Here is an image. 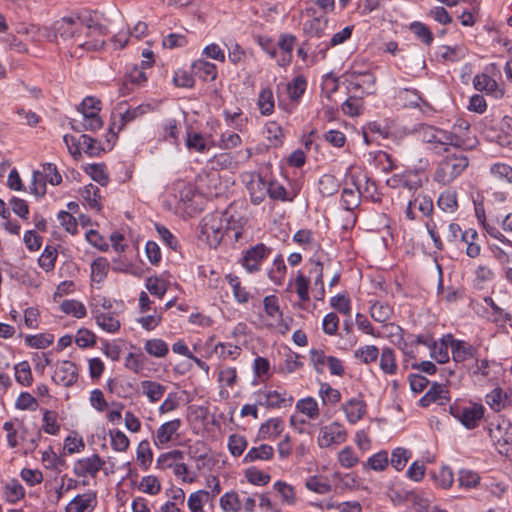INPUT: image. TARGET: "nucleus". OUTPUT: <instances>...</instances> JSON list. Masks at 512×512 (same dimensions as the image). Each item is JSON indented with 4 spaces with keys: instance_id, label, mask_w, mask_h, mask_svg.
Masks as SVG:
<instances>
[{
    "instance_id": "1",
    "label": "nucleus",
    "mask_w": 512,
    "mask_h": 512,
    "mask_svg": "<svg viewBox=\"0 0 512 512\" xmlns=\"http://www.w3.org/2000/svg\"><path fill=\"white\" fill-rule=\"evenodd\" d=\"M423 142L433 145L432 150L436 154L442 152H449V146L461 150H472L475 148V143H470L462 135L456 132H448L431 125L422 124L417 130Z\"/></svg>"
},
{
    "instance_id": "2",
    "label": "nucleus",
    "mask_w": 512,
    "mask_h": 512,
    "mask_svg": "<svg viewBox=\"0 0 512 512\" xmlns=\"http://www.w3.org/2000/svg\"><path fill=\"white\" fill-rule=\"evenodd\" d=\"M86 19L87 17L72 14L56 20L51 26L43 27L39 31L41 36L50 42H58L60 39L71 46L77 34L84 31Z\"/></svg>"
},
{
    "instance_id": "3",
    "label": "nucleus",
    "mask_w": 512,
    "mask_h": 512,
    "mask_svg": "<svg viewBox=\"0 0 512 512\" xmlns=\"http://www.w3.org/2000/svg\"><path fill=\"white\" fill-rule=\"evenodd\" d=\"M447 155L438 163L434 173V181L443 185L450 184L469 165V159L463 153L446 152Z\"/></svg>"
},
{
    "instance_id": "4",
    "label": "nucleus",
    "mask_w": 512,
    "mask_h": 512,
    "mask_svg": "<svg viewBox=\"0 0 512 512\" xmlns=\"http://www.w3.org/2000/svg\"><path fill=\"white\" fill-rule=\"evenodd\" d=\"M227 212L206 215L201 221V234L206 237L209 246L216 248L228 229Z\"/></svg>"
},
{
    "instance_id": "5",
    "label": "nucleus",
    "mask_w": 512,
    "mask_h": 512,
    "mask_svg": "<svg viewBox=\"0 0 512 512\" xmlns=\"http://www.w3.org/2000/svg\"><path fill=\"white\" fill-rule=\"evenodd\" d=\"M484 407L481 404L454 402L449 407L450 414L465 428L474 429L484 416Z\"/></svg>"
},
{
    "instance_id": "6",
    "label": "nucleus",
    "mask_w": 512,
    "mask_h": 512,
    "mask_svg": "<svg viewBox=\"0 0 512 512\" xmlns=\"http://www.w3.org/2000/svg\"><path fill=\"white\" fill-rule=\"evenodd\" d=\"M63 140L67 145L70 154L75 159L81 156L80 149H83L86 154L92 157L98 156L101 151H103L101 143L97 139H94L86 134H82L79 139H76L70 135H65Z\"/></svg>"
},
{
    "instance_id": "7",
    "label": "nucleus",
    "mask_w": 512,
    "mask_h": 512,
    "mask_svg": "<svg viewBox=\"0 0 512 512\" xmlns=\"http://www.w3.org/2000/svg\"><path fill=\"white\" fill-rule=\"evenodd\" d=\"M85 37L87 42L82 43L86 52H95L104 48L105 37L108 35V28L93 20L91 16L87 17L85 22Z\"/></svg>"
},
{
    "instance_id": "8",
    "label": "nucleus",
    "mask_w": 512,
    "mask_h": 512,
    "mask_svg": "<svg viewBox=\"0 0 512 512\" xmlns=\"http://www.w3.org/2000/svg\"><path fill=\"white\" fill-rule=\"evenodd\" d=\"M447 339L450 344L452 359L455 363H463L473 360L478 355V348L472 344L455 339L452 334H447Z\"/></svg>"
},
{
    "instance_id": "9",
    "label": "nucleus",
    "mask_w": 512,
    "mask_h": 512,
    "mask_svg": "<svg viewBox=\"0 0 512 512\" xmlns=\"http://www.w3.org/2000/svg\"><path fill=\"white\" fill-rule=\"evenodd\" d=\"M270 252L271 249L265 244L258 243L244 253L241 263L249 273L257 272L262 261L269 256Z\"/></svg>"
},
{
    "instance_id": "10",
    "label": "nucleus",
    "mask_w": 512,
    "mask_h": 512,
    "mask_svg": "<svg viewBox=\"0 0 512 512\" xmlns=\"http://www.w3.org/2000/svg\"><path fill=\"white\" fill-rule=\"evenodd\" d=\"M346 430L338 422H333L320 429L318 444L321 448H326L332 444H341L346 441Z\"/></svg>"
},
{
    "instance_id": "11",
    "label": "nucleus",
    "mask_w": 512,
    "mask_h": 512,
    "mask_svg": "<svg viewBox=\"0 0 512 512\" xmlns=\"http://www.w3.org/2000/svg\"><path fill=\"white\" fill-rule=\"evenodd\" d=\"M52 380L64 387L74 385L78 380L77 366L69 360L57 362Z\"/></svg>"
},
{
    "instance_id": "12",
    "label": "nucleus",
    "mask_w": 512,
    "mask_h": 512,
    "mask_svg": "<svg viewBox=\"0 0 512 512\" xmlns=\"http://www.w3.org/2000/svg\"><path fill=\"white\" fill-rule=\"evenodd\" d=\"M104 464L105 461L101 459L98 454H93L91 457L82 458L76 461L74 465V473L79 477H85L87 475L95 477Z\"/></svg>"
},
{
    "instance_id": "13",
    "label": "nucleus",
    "mask_w": 512,
    "mask_h": 512,
    "mask_svg": "<svg viewBox=\"0 0 512 512\" xmlns=\"http://www.w3.org/2000/svg\"><path fill=\"white\" fill-rule=\"evenodd\" d=\"M449 400L450 396L447 387L440 383H433L429 390L420 398L419 405L421 407H428L432 403L445 405Z\"/></svg>"
},
{
    "instance_id": "14",
    "label": "nucleus",
    "mask_w": 512,
    "mask_h": 512,
    "mask_svg": "<svg viewBox=\"0 0 512 512\" xmlns=\"http://www.w3.org/2000/svg\"><path fill=\"white\" fill-rule=\"evenodd\" d=\"M423 180L421 175L416 171L404 173L403 183L399 191V195L404 199L412 198L422 190Z\"/></svg>"
},
{
    "instance_id": "15",
    "label": "nucleus",
    "mask_w": 512,
    "mask_h": 512,
    "mask_svg": "<svg viewBox=\"0 0 512 512\" xmlns=\"http://www.w3.org/2000/svg\"><path fill=\"white\" fill-rule=\"evenodd\" d=\"M181 425L182 421L181 419L178 418L160 425L154 437V444L160 447L172 441L174 435H177L178 437L179 435L177 434V432L180 429Z\"/></svg>"
},
{
    "instance_id": "16",
    "label": "nucleus",
    "mask_w": 512,
    "mask_h": 512,
    "mask_svg": "<svg viewBox=\"0 0 512 512\" xmlns=\"http://www.w3.org/2000/svg\"><path fill=\"white\" fill-rule=\"evenodd\" d=\"M343 411L351 424L358 422L366 413V403L357 398H352L343 404Z\"/></svg>"
},
{
    "instance_id": "17",
    "label": "nucleus",
    "mask_w": 512,
    "mask_h": 512,
    "mask_svg": "<svg viewBox=\"0 0 512 512\" xmlns=\"http://www.w3.org/2000/svg\"><path fill=\"white\" fill-rule=\"evenodd\" d=\"M474 88L478 91H485L487 94H492L495 97H502L503 91L498 89L497 82L487 74H478L473 78Z\"/></svg>"
},
{
    "instance_id": "18",
    "label": "nucleus",
    "mask_w": 512,
    "mask_h": 512,
    "mask_svg": "<svg viewBox=\"0 0 512 512\" xmlns=\"http://www.w3.org/2000/svg\"><path fill=\"white\" fill-rule=\"evenodd\" d=\"M250 200L254 205L261 204L268 195V182L263 177L258 176L252 179L248 185Z\"/></svg>"
},
{
    "instance_id": "19",
    "label": "nucleus",
    "mask_w": 512,
    "mask_h": 512,
    "mask_svg": "<svg viewBox=\"0 0 512 512\" xmlns=\"http://www.w3.org/2000/svg\"><path fill=\"white\" fill-rule=\"evenodd\" d=\"M192 72L203 81H214L217 78L216 65L203 59L193 62Z\"/></svg>"
},
{
    "instance_id": "20",
    "label": "nucleus",
    "mask_w": 512,
    "mask_h": 512,
    "mask_svg": "<svg viewBox=\"0 0 512 512\" xmlns=\"http://www.w3.org/2000/svg\"><path fill=\"white\" fill-rule=\"evenodd\" d=\"M83 120L79 123H76L75 120L71 122V127L75 132H83V131H97L102 128L103 121L100 118L99 114H87L86 116H82Z\"/></svg>"
},
{
    "instance_id": "21",
    "label": "nucleus",
    "mask_w": 512,
    "mask_h": 512,
    "mask_svg": "<svg viewBox=\"0 0 512 512\" xmlns=\"http://www.w3.org/2000/svg\"><path fill=\"white\" fill-rule=\"evenodd\" d=\"M142 393L146 395L150 402L155 403L159 401L166 391V386L151 380H144L141 382Z\"/></svg>"
},
{
    "instance_id": "22",
    "label": "nucleus",
    "mask_w": 512,
    "mask_h": 512,
    "mask_svg": "<svg viewBox=\"0 0 512 512\" xmlns=\"http://www.w3.org/2000/svg\"><path fill=\"white\" fill-rule=\"evenodd\" d=\"M274 455V449L267 444H261L258 447H252L245 455L243 462L251 463L257 460H270Z\"/></svg>"
},
{
    "instance_id": "23",
    "label": "nucleus",
    "mask_w": 512,
    "mask_h": 512,
    "mask_svg": "<svg viewBox=\"0 0 512 512\" xmlns=\"http://www.w3.org/2000/svg\"><path fill=\"white\" fill-rule=\"evenodd\" d=\"M95 498L96 496L93 493L77 495L66 506V512H86Z\"/></svg>"
},
{
    "instance_id": "24",
    "label": "nucleus",
    "mask_w": 512,
    "mask_h": 512,
    "mask_svg": "<svg viewBox=\"0 0 512 512\" xmlns=\"http://www.w3.org/2000/svg\"><path fill=\"white\" fill-rule=\"evenodd\" d=\"M450 347L449 341L447 339V335H445L441 341L433 342L430 348L431 357L435 359L438 363H446L449 361V352L448 348Z\"/></svg>"
},
{
    "instance_id": "25",
    "label": "nucleus",
    "mask_w": 512,
    "mask_h": 512,
    "mask_svg": "<svg viewBox=\"0 0 512 512\" xmlns=\"http://www.w3.org/2000/svg\"><path fill=\"white\" fill-rule=\"evenodd\" d=\"M80 193L90 208L96 209L97 211L101 210L100 190L96 185L89 184L85 186Z\"/></svg>"
},
{
    "instance_id": "26",
    "label": "nucleus",
    "mask_w": 512,
    "mask_h": 512,
    "mask_svg": "<svg viewBox=\"0 0 512 512\" xmlns=\"http://www.w3.org/2000/svg\"><path fill=\"white\" fill-rule=\"evenodd\" d=\"M319 192L324 197H330L338 192L340 184L338 179L331 175L325 174L319 179Z\"/></svg>"
},
{
    "instance_id": "27",
    "label": "nucleus",
    "mask_w": 512,
    "mask_h": 512,
    "mask_svg": "<svg viewBox=\"0 0 512 512\" xmlns=\"http://www.w3.org/2000/svg\"><path fill=\"white\" fill-rule=\"evenodd\" d=\"M508 401V396L503 392L501 388L493 389L486 396V403L493 409L495 412H499L506 406V402Z\"/></svg>"
},
{
    "instance_id": "28",
    "label": "nucleus",
    "mask_w": 512,
    "mask_h": 512,
    "mask_svg": "<svg viewBox=\"0 0 512 512\" xmlns=\"http://www.w3.org/2000/svg\"><path fill=\"white\" fill-rule=\"evenodd\" d=\"M410 200L423 216H429L433 212V200L429 195L425 194L423 190L410 198Z\"/></svg>"
},
{
    "instance_id": "29",
    "label": "nucleus",
    "mask_w": 512,
    "mask_h": 512,
    "mask_svg": "<svg viewBox=\"0 0 512 512\" xmlns=\"http://www.w3.org/2000/svg\"><path fill=\"white\" fill-rule=\"evenodd\" d=\"M490 174L502 183L512 184V166L506 163L493 164L490 167Z\"/></svg>"
},
{
    "instance_id": "30",
    "label": "nucleus",
    "mask_w": 512,
    "mask_h": 512,
    "mask_svg": "<svg viewBox=\"0 0 512 512\" xmlns=\"http://www.w3.org/2000/svg\"><path fill=\"white\" fill-rule=\"evenodd\" d=\"M392 308L383 302H376L370 307L371 317L379 323L387 322L392 316Z\"/></svg>"
},
{
    "instance_id": "31",
    "label": "nucleus",
    "mask_w": 512,
    "mask_h": 512,
    "mask_svg": "<svg viewBox=\"0 0 512 512\" xmlns=\"http://www.w3.org/2000/svg\"><path fill=\"white\" fill-rule=\"evenodd\" d=\"M96 323L104 331L115 333L120 329V321L111 313H100L96 315Z\"/></svg>"
},
{
    "instance_id": "32",
    "label": "nucleus",
    "mask_w": 512,
    "mask_h": 512,
    "mask_svg": "<svg viewBox=\"0 0 512 512\" xmlns=\"http://www.w3.org/2000/svg\"><path fill=\"white\" fill-rule=\"evenodd\" d=\"M57 249L53 246H46L38 259L39 266L46 272L52 271L57 259Z\"/></svg>"
},
{
    "instance_id": "33",
    "label": "nucleus",
    "mask_w": 512,
    "mask_h": 512,
    "mask_svg": "<svg viewBox=\"0 0 512 512\" xmlns=\"http://www.w3.org/2000/svg\"><path fill=\"white\" fill-rule=\"evenodd\" d=\"M296 408L303 414L307 415L310 419H315L319 416V406L317 401L312 397L300 399L296 403Z\"/></svg>"
},
{
    "instance_id": "34",
    "label": "nucleus",
    "mask_w": 512,
    "mask_h": 512,
    "mask_svg": "<svg viewBox=\"0 0 512 512\" xmlns=\"http://www.w3.org/2000/svg\"><path fill=\"white\" fill-rule=\"evenodd\" d=\"M210 499V493L205 490H199L190 494L188 498V508L191 512H204L203 504Z\"/></svg>"
},
{
    "instance_id": "35",
    "label": "nucleus",
    "mask_w": 512,
    "mask_h": 512,
    "mask_svg": "<svg viewBox=\"0 0 512 512\" xmlns=\"http://www.w3.org/2000/svg\"><path fill=\"white\" fill-rule=\"evenodd\" d=\"M144 348L149 355L157 358L165 357L169 352L167 343L162 339L147 340Z\"/></svg>"
},
{
    "instance_id": "36",
    "label": "nucleus",
    "mask_w": 512,
    "mask_h": 512,
    "mask_svg": "<svg viewBox=\"0 0 512 512\" xmlns=\"http://www.w3.org/2000/svg\"><path fill=\"white\" fill-rule=\"evenodd\" d=\"M353 27L347 26L343 28L341 31L335 33L332 38L330 39V42L325 44L323 48L319 50V53L322 54V59L326 57V51L329 47H334L340 44H343L345 41H347L351 35H352Z\"/></svg>"
},
{
    "instance_id": "37",
    "label": "nucleus",
    "mask_w": 512,
    "mask_h": 512,
    "mask_svg": "<svg viewBox=\"0 0 512 512\" xmlns=\"http://www.w3.org/2000/svg\"><path fill=\"white\" fill-rule=\"evenodd\" d=\"M380 368L386 374H394L397 370L394 350L384 348L380 357Z\"/></svg>"
},
{
    "instance_id": "38",
    "label": "nucleus",
    "mask_w": 512,
    "mask_h": 512,
    "mask_svg": "<svg viewBox=\"0 0 512 512\" xmlns=\"http://www.w3.org/2000/svg\"><path fill=\"white\" fill-rule=\"evenodd\" d=\"M410 30L425 45L429 46L434 40V36L429 27L422 22L415 21L410 24Z\"/></svg>"
},
{
    "instance_id": "39",
    "label": "nucleus",
    "mask_w": 512,
    "mask_h": 512,
    "mask_svg": "<svg viewBox=\"0 0 512 512\" xmlns=\"http://www.w3.org/2000/svg\"><path fill=\"white\" fill-rule=\"evenodd\" d=\"M108 268L109 263L105 258L99 257L96 260H94L91 265L92 281L97 283L102 282L107 276Z\"/></svg>"
},
{
    "instance_id": "40",
    "label": "nucleus",
    "mask_w": 512,
    "mask_h": 512,
    "mask_svg": "<svg viewBox=\"0 0 512 512\" xmlns=\"http://www.w3.org/2000/svg\"><path fill=\"white\" fill-rule=\"evenodd\" d=\"M258 106L262 115H270L274 111V97L270 88L261 90L258 98Z\"/></svg>"
},
{
    "instance_id": "41",
    "label": "nucleus",
    "mask_w": 512,
    "mask_h": 512,
    "mask_svg": "<svg viewBox=\"0 0 512 512\" xmlns=\"http://www.w3.org/2000/svg\"><path fill=\"white\" fill-rule=\"evenodd\" d=\"M502 429V425H497L495 429H490V436L497 445L506 446V450H508V446L512 443V428L508 424L503 435L501 433Z\"/></svg>"
},
{
    "instance_id": "42",
    "label": "nucleus",
    "mask_w": 512,
    "mask_h": 512,
    "mask_svg": "<svg viewBox=\"0 0 512 512\" xmlns=\"http://www.w3.org/2000/svg\"><path fill=\"white\" fill-rule=\"evenodd\" d=\"M307 86L306 78L303 75H299L288 84L287 92L291 100L297 101L304 94Z\"/></svg>"
},
{
    "instance_id": "43",
    "label": "nucleus",
    "mask_w": 512,
    "mask_h": 512,
    "mask_svg": "<svg viewBox=\"0 0 512 512\" xmlns=\"http://www.w3.org/2000/svg\"><path fill=\"white\" fill-rule=\"evenodd\" d=\"M62 312L72 315L76 318H83L86 316V308L84 304L77 300H65L60 305Z\"/></svg>"
},
{
    "instance_id": "44",
    "label": "nucleus",
    "mask_w": 512,
    "mask_h": 512,
    "mask_svg": "<svg viewBox=\"0 0 512 512\" xmlns=\"http://www.w3.org/2000/svg\"><path fill=\"white\" fill-rule=\"evenodd\" d=\"M286 274V265L281 255H279L277 258H275L273 262V266L271 270L269 271V278L270 280L277 284L281 285Z\"/></svg>"
},
{
    "instance_id": "45",
    "label": "nucleus",
    "mask_w": 512,
    "mask_h": 512,
    "mask_svg": "<svg viewBox=\"0 0 512 512\" xmlns=\"http://www.w3.org/2000/svg\"><path fill=\"white\" fill-rule=\"evenodd\" d=\"M326 26H327V19L313 18L310 21L305 23L304 30L310 37L320 38L323 36Z\"/></svg>"
},
{
    "instance_id": "46",
    "label": "nucleus",
    "mask_w": 512,
    "mask_h": 512,
    "mask_svg": "<svg viewBox=\"0 0 512 512\" xmlns=\"http://www.w3.org/2000/svg\"><path fill=\"white\" fill-rule=\"evenodd\" d=\"M149 110V105H139L132 109H127L124 112H120V126L119 130L122 129L127 123L135 120L136 118L144 115Z\"/></svg>"
},
{
    "instance_id": "47",
    "label": "nucleus",
    "mask_w": 512,
    "mask_h": 512,
    "mask_svg": "<svg viewBox=\"0 0 512 512\" xmlns=\"http://www.w3.org/2000/svg\"><path fill=\"white\" fill-rule=\"evenodd\" d=\"M293 401V397L286 399L278 391H269L265 394V405L269 408H283Z\"/></svg>"
},
{
    "instance_id": "48",
    "label": "nucleus",
    "mask_w": 512,
    "mask_h": 512,
    "mask_svg": "<svg viewBox=\"0 0 512 512\" xmlns=\"http://www.w3.org/2000/svg\"><path fill=\"white\" fill-rule=\"evenodd\" d=\"M5 495L9 502L15 503L25 496V491L18 480L12 479L6 484Z\"/></svg>"
},
{
    "instance_id": "49",
    "label": "nucleus",
    "mask_w": 512,
    "mask_h": 512,
    "mask_svg": "<svg viewBox=\"0 0 512 512\" xmlns=\"http://www.w3.org/2000/svg\"><path fill=\"white\" fill-rule=\"evenodd\" d=\"M109 436L111 439V446L115 451L125 452L128 450L130 441L122 431L110 430Z\"/></svg>"
},
{
    "instance_id": "50",
    "label": "nucleus",
    "mask_w": 512,
    "mask_h": 512,
    "mask_svg": "<svg viewBox=\"0 0 512 512\" xmlns=\"http://www.w3.org/2000/svg\"><path fill=\"white\" fill-rule=\"evenodd\" d=\"M53 341L54 337L51 334L27 335L25 338L26 345L37 349H44L50 346Z\"/></svg>"
},
{
    "instance_id": "51",
    "label": "nucleus",
    "mask_w": 512,
    "mask_h": 512,
    "mask_svg": "<svg viewBox=\"0 0 512 512\" xmlns=\"http://www.w3.org/2000/svg\"><path fill=\"white\" fill-rule=\"evenodd\" d=\"M220 506L227 512H239L241 510V503L235 492L225 493L222 495L220 498Z\"/></svg>"
},
{
    "instance_id": "52",
    "label": "nucleus",
    "mask_w": 512,
    "mask_h": 512,
    "mask_svg": "<svg viewBox=\"0 0 512 512\" xmlns=\"http://www.w3.org/2000/svg\"><path fill=\"white\" fill-rule=\"evenodd\" d=\"M247 447V440L244 436L239 434H232L229 436L228 439V448L230 453L235 456L239 457L243 454L244 450Z\"/></svg>"
},
{
    "instance_id": "53",
    "label": "nucleus",
    "mask_w": 512,
    "mask_h": 512,
    "mask_svg": "<svg viewBox=\"0 0 512 512\" xmlns=\"http://www.w3.org/2000/svg\"><path fill=\"white\" fill-rule=\"evenodd\" d=\"M411 456L410 451L404 448H396L391 454V465L397 470L401 471L407 464Z\"/></svg>"
},
{
    "instance_id": "54",
    "label": "nucleus",
    "mask_w": 512,
    "mask_h": 512,
    "mask_svg": "<svg viewBox=\"0 0 512 512\" xmlns=\"http://www.w3.org/2000/svg\"><path fill=\"white\" fill-rule=\"evenodd\" d=\"M379 350L375 345L360 347L355 351V357L365 364H370L378 358Z\"/></svg>"
},
{
    "instance_id": "55",
    "label": "nucleus",
    "mask_w": 512,
    "mask_h": 512,
    "mask_svg": "<svg viewBox=\"0 0 512 512\" xmlns=\"http://www.w3.org/2000/svg\"><path fill=\"white\" fill-rule=\"evenodd\" d=\"M15 378L23 386L31 384L32 373L28 362L23 361L15 366Z\"/></svg>"
},
{
    "instance_id": "56",
    "label": "nucleus",
    "mask_w": 512,
    "mask_h": 512,
    "mask_svg": "<svg viewBox=\"0 0 512 512\" xmlns=\"http://www.w3.org/2000/svg\"><path fill=\"white\" fill-rule=\"evenodd\" d=\"M86 172L94 181L98 182L102 186H106L109 182L108 175L105 172L104 164H91L86 167Z\"/></svg>"
},
{
    "instance_id": "57",
    "label": "nucleus",
    "mask_w": 512,
    "mask_h": 512,
    "mask_svg": "<svg viewBox=\"0 0 512 512\" xmlns=\"http://www.w3.org/2000/svg\"><path fill=\"white\" fill-rule=\"evenodd\" d=\"M341 201L346 210H353L360 203V193L353 189L344 188L341 195Z\"/></svg>"
},
{
    "instance_id": "58",
    "label": "nucleus",
    "mask_w": 512,
    "mask_h": 512,
    "mask_svg": "<svg viewBox=\"0 0 512 512\" xmlns=\"http://www.w3.org/2000/svg\"><path fill=\"white\" fill-rule=\"evenodd\" d=\"M323 403L336 404L341 400V393L328 383H322L319 390Z\"/></svg>"
},
{
    "instance_id": "59",
    "label": "nucleus",
    "mask_w": 512,
    "mask_h": 512,
    "mask_svg": "<svg viewBox=\"0 0 512 512\" xmlns=\"http://www.w3.org/2000/svg\"><path fill=\"white\" fill-rule=\"evenodd\" d=\"M78 110L82 113V116L87 114L98 115L101 110V101L95 97H86L78 107Z\"/></svg>"
},
{
    "instance_id": "60",
    "label": "nucleus",
    "mask_w": 512,
    "mask_h": 512,
    "mask_svg": "<svg viewBox=\"0 0 512 512\" xmlns=\"http://www.w3.org/2000/svg\"><path fill=\"white\" fill-rule=\"evenodd\" d=\"M153 453L147 440H143L137 447V460L146 469L152 462Z\"/></svg>"
},
{
    "instance_id": "61",
    "label": "nucleus",
    "mask_w": 512,
    "mask_h": 512,
    "mask_svg": "<svg viewBox=\"0 0 512 512\" xmlns=\"http://www.w3.org/2000/svg\"><path fill=\"white\" fill-rule=\"evenodd\" d=\"M43 430L50 435L58 434L60 426L57 423V413L55 411L46 410L43 415Z\"/></svg>"
},
{
    "instance_id": "62",
    "label": "nucleus",
    "mask_w": 512,
    "mask_h": 512,
    "mask_svg": "<svg viewBox=\"0 0 512 512\" xmlns=\"http://www.w3.org/2000/svg\"><path fill=\"white\" fill-rule=\"evenodd\" d=\"M186 146L189 150L204 152L206 150V142L200 133L187 132Z\"/></svg>"
},
{
    "instance_id": "63",
    "label": "nucleus",
    "mask_w": 512,
    "mask_h": 512,
    "mask_svg": "<svg viewBox=\"0 0 512 512\" xmlns=\"http://www.w3.org/2000/svg\"><path fill=\"white\" fill-rule=\"evenodd\" d=\"M140 489L150 495H156L161 490V484L156 476H145L140 482Z\"/></svg>"
},
{
    "instance_id": "64",
    "label": "nucleus",
    "mask_w": 512,
    "mask_h": 512,
    "mask_svg": "<svg viewBox=\"0 0 512 512\" xmlns=\"http://www.w3.org/2000/svg\"><path fill=\"white\" fill-rule=\"evenodd\" d=\"M432 478L443 489H448L453 483V473L448 467H442L439 472L433 473Z\"/></svg>"
}]
</instances>
